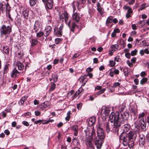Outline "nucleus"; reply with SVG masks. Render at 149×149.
<instances>
[{
    "instance_id": "1",
    "label": "nucleus",
    "mask_w": 149,
    "mask_h": 149,
    "mask_svg": "<svg viewBox=\"0 0 149 149\" xmlns=\"http://www.w3.org/2000/svg\"><path fill=\"white\" fill-rule=\"evenodd\" d=\"M118 116L117 113H111L109 115V118L112 124L110 125L108 122L102 123V126L104 130H106L107 133L109 132H118L120 127V123H118Z\"/></svg>"
},
{
    "instance_id": "2",
    "label": "nucleus",
    "mask_w": 149,
    "mask_h": 149,
    "mask_svg": "<svg viewBox=\"0 0 149 149\" xmlns=\"http://www.w3.org/2000/svg\"><path fill=\"white\" fill-rule=\"evenodd\" d=\"M118 116V123H120V127L122 126V128L124 132H128L130 128V126L128 123L127 118L129 116L128 113L127 112L123 113L117 112Z\"/></svg>"
},
{
    "instance_id": "3",
    "label": "nucleus",
    "mask_w": 149,
    "mask_h": 149,
    "mask_svg": "<svg viewBox=\"0 0 149 149\" xmlns=\"http://www.w3.org/2000/svg\"><path fill=\"white\" fill-rule=\"evenodd\" d=\"M104 128L102 123L99 124L97 126V136L95 138V143L97 149L101 148L105 137Z\"/></svg>"
},
{
    "instance_id": "4",
    "label": "nucleus",
    "mask_w": 149,
    "mask_h": 149,
    "mask_svg": "<svg viewBox=\"0 0 149 149\" xmlns=\"http://www.w3.org/2000/svg\"><path fill=\"white\" fill-rule=\"evenodd\" d=\"M137 137L136 133L134 131H130L128 134H121L119 136L120 140H123V145H126L130 140H135Z\"/></svg>"
},
{
    "instance_id": "5",
    "label": "nucleus",
    "mask_w": 149,
    "mask_h": 149,
    "mask_svg": "<svg viewBox=\"0 0 149 149\" xmlns=\"http://www.w3.org/2000/svg\"><path fill=\"white\" fill-rule=\"evenodd\" d=\"M9 25H3L0 29V34L2 36H5L7 37L12 32V26L10 24V21H8Z\"/></svg>"
},
{
    "instance_id": "6",
    "label": "nucleus",
    "mask_w": 149,
    "mask_h": 149,
    "mask_svg": "<svg viewBox=\"0 0 149 149\" xmlns=\"http://www.w3.org/2000/svg\"><path fill=\"white\" fill-rule=\"evenodd\" d=\"M72 8H73V14L72 15V19L74 22L73 23H75L77 24L78 22L80 20V14L77 13H74L75 10L76 8L74 7V5H72Z\"/></svg>"
},
{
    "instance_id": "7",
    "label": "nucleus",
    "mask_w": 149,
    "mask_h": 149,
    "mask_svg": "<svg viewBox=\"0 0 149 149\" xmlns=\"http://www.w3.org/2000/svg\"><path fill=\"white\" fill-rule=\"evenodd\" d=\"M63 27V25L61 24L59 28L55 27L54 29V35L57 37H61L62 35V30Z\"/></svg>"
},
{
    "instance_id": "8",
    "label": "nucleus",
    "mask_w": 149,
    "mask_h": 149,
    "mask_svg": "<svg viewBox=\"0 0 149 149\" xmlns=\"http://www.w3.org/2000/svg\"><path fill=\"white\" fill-rule=\"evenodd\" d=\"M86 135L87 134L89 135V136L91 137L90 138L93 139L94 137L95 139V130L93 128H91L89 129L86 132Z\"/></svg>"
},
{
    "instance_id": "9",
    "label": "nucleus",
    "mask_w": 149,
    "mask_h": 149,
    "mask_svg": "<svg viewBox=\"0 0 149 149\" xmlns=\"http://www.w3.org/2000/svg\"><path fill=\"white\" fill-rule=\"evenodd\" d=\"M110 108L106 107L105 106H103L102 108L101 114L104 116H106L109 115L110 112Z\"/></svg>"
},
{
    "instance_id": "10",
    "label": "nucleus",
    "mask_w": 149,
    "mask_h": 149,
    "mask_svg": "<svg viewBox=\"0 0 149 149\" xmlns=\"http://www.w3.org/2000/svg\"><path fill=\"white\" fill-rule=\"evenodd\" d=\"M43 2H45V7L49 9L52 8L53 6V1L52 0H42Z\"/></svg>"
},
{
    "instance_id": "11",
    "label": "nucleus",
    "mask_w": 149,
    "mask_h": 149,
    "mask_svg": "<svg viewBox=\"0 0 149 149\" xmlns=\"http://www.w3.org/2000/svg\"><path fill=\"white\" fill-rule=\"evenodd\" d=\"M59 17L60 20L62 21H63L64 20L65 22L66 23L69 18L68 15V13L65 12L60 14Z\"/></svg>"
},
{
    "instance_id": "12",
    "label": "nucleus",
    "mask_w": 149,
    "mask_h": 149,
    "mask_svg": "<svg viewBox=\"0 0 149 149\" xmlns=\"http://www.w3.org/2000/svg\"><path fill=\"white\" fill-rule=\"evenodd\" d=\"M123 8L125 10H127V13L126 15V17L127 18H129L131 17V14L132 13V11L131 8L129 6L124 5Z\"/></svg>"
},
{
    "instance_id": "13",
    "label": "nucleus",
    "mask_w": 149,
    "mask_h": 149,
    "mask_svg": "<svg viewBox=\"0 0 149 149\" xmlns=\"http://www.w3.org/2000/svg\"><path fill=\"white\" fill-rule=\"evenodd\" d=\"M95 121L96 118L95 117L93 116L87 119L86 124L88 126H91L95 123Z\"/></svg>"
},
{
    "instance_id": "14",
    "label": "nucleus",
    "mask_w": 149,
    "mask_h": 149,
    "mask_svg": "<svg viewBox=\"0 0 149 149\" xmlns=\"http://www.w3.org/2000/svg\"><path fill=\"white\" fill-rule=\"evenodd\" d=\"M7 10V5L4 2H0V15L2 13H3L5 10V8Z\"/></svg>"
},
{
    "instance_id": "15",
    "label": "nucleus",
    "mask_w": 149,
    "mask_h": 149,
    "mask_svg": "<svg viewBox=\"0 0 149 149\" xmlns=\"http://www.w3.org/2000/svg\"><path fill=\"white\" fill-rule=\"evenodd\" d=\"M139 123L141 129L143 131H146V123L144 122L143 118L140 119Z\"/></svg>"
},
{
    "instance_id": "16",
    "label": "nucleus",
    "mask_w": 149,
    "mask_h": 149,
    "mask_svg": "<svg viewBox=\"0 0 149 149\" xmlns=\"http://www.w3.org/2000/svg\"><path fill=\"white\" fill-rule=\"evenodd\" d=\"M145 137L144 135L142 134L139 135V144L143 146L145 143Z\"/></svg>"
},
{
    "instance_id": "17",
    "label": "nucleus",
    "mask_w": 149,
    "mask_h": 149,
    "mask_svg": "<svg viewBox=\"0 0 149 149\" xmlns=\"http://www.w3.org/2000/svg\"><path fill=\"white\" fill-rule=\"evenodd\" d=\"M97 10L101 15H102L103 14L104 9L102 7V6L100 4L99 2L97 3Z\"/></svg>"
},
{
    "instance_id": "18",
    "label": "nucleus",
    "mask_w": 149,
    "mask_h": 149,
    "mask_svg": "<svg viewBox=\"0 0 149 149\" xmlns=\"http://www.w3.org/2000/svg\"><path fill=\"white\" fill-rule=\"evenodd\" d=\"M20 73L16 68H14L12 71L11 77L12 78H15L19 76Z\"/></svg>"
},
{
    "instance_id": "19",
    "label": "nucleus",
    "mask_w": 149,
    "mask_h": 149,
    "mask_svg": "<svg viewBox=\"0 0 149 149\" xmlns=\"http://www.w3.org/2000/svg\"><path fill=\"white\" fill-rule=\"evenodd\" d=\"M49 105L50 103L49 102L45 101L40 105L39 107L41 110H45V109Z\"/></svg>"
},
{
    "instance_id": "20",
    "label": "nucleus",
    "mask_w": 149,
    "mask_h": 149,
    "mask_svg": "<svg viewBox=\"0 0 149 149\" xmlns=\"http://www.w3.org/2000/svg\"><path fill=\"white\" fill-rule=\"evenodd\" d=\"M52 29V27L51 26H46L45 28V36L46 37L48 36L51 32Z\"/></svg>"
},
{
    "instance_id": "21",
    "label": "nucleus",
    "mask_w": 149,
    "mask_h": 149,
    "mask_svg": "<svg viewBox=\"0 0 149 149\" xmlns=\"http://www.w3.org/2000/svg\"><path fill=\"white\" fill-rule=\"evenodd\" d=\"M113 19V17L111 16H109L107 18L106 21V25L107 26L110 27L112 26L113 24H111L110 26L109 24L112 22Z\"/></svg>"
},
{
    "instance_id": "22",
    "label": "nucleus",
    "mask_w": 149,
    "mask_h": 149,
    "mask_svg": "<svg viewBox=\"0 0 149 149\" xmlns=\"http://www.w3.org/2000/svg\"><path fill=\"white\" fill-rule=\"evenodd\" d=\"M40 23L38 21H36L34 24L33 30L35 32H37L39 28Z\"/></svg>"
},
{
    "instance_id": "23",
    "label": "nucleus",
    "mask_w": 149,
    "mask_h": 149,
    "mask_svg": "<svg viewBox=\"0 0 149 149\" xmlns=\"http://www.w3.org/2000/svg\"><path fill=\"white\" fill-rule=\"evenodd\" d=\"M135 140H130L128 141V143L126 145H124V146H126L127 145H128V147L130 148H132L134 145V141Z\"/></svg>"
},
{
    "instance_id": "24",
    "label": "nucleus",
    "mask_w": 149,
    "mask_h": 149,
    "mask_svg": "<svg viewBox=\"0 0 149 149\" xmlns=\"http://www.w3.org/2000/svg\"><path fill=\"white\" fill-rule=\"evenodd\" d=\"M27 98V96H24L21 98L19 102L18 103L21 106L22 105L24 104V102Z\"/></svg>"
},
{
    "instance_id": "25",
    "label": "nucleus",
    "mask_w": 149,
    "mask_h": 149,
    "mask_svg": "<svg viewBox=\"0 0 149 149\" xmlns=\"http://www.w3.org/2000/svg\"><path fill=\"white\" fill-rule=\"evenodd\" d=\"M16 65L18 67V69L19 70H22L24 68V65L23 63L19 61H17Z\"/></svg>"
},
{
    "instance_id": "26",
    "label": "nucleus",
    "mask_w": 149,
    "mask_h": 149,
    "mask_svg": "<svg viewBox=\"0 0 149 149\" xmlns=\"http://www.w3.org/2000/svg\"><path fill=\"white\" fill-rule=\"evenodd\" d=\"M72 130L74 131V134L75 136H77L78 132V127L77 125H73L72 127Z\"/></svg>"
},
{
    "instance_id": "27",
    "label": "nucleus",
    "mask_w": 149,
    "mask_h": 149,
    "mask_svg": "<svg viewBox=\"0 0 149 149\" xmlns=\"http://www.w3.org/2000/svg\"><path fill=\"white\" fill-rule=\"evenodd\" d=\"M9 64H6L4 65L3 69V74H5L7 73L9 70Z\"/></svg>"
},
{
    "instance_id": "28",
    "label": "nucleus",
    "mask_w": 149,
    "mask_h": 149,
    "mask_svg": "<svg viewBox=\"0 0 149 149\" xmlns=\"http://www.w3.org/2000/svg\"><path fill=\"white\" fill-rule=\"evenodd\" d=\"M30 42L31 46H33L36 45L37 44L38 41L36 39L31 38L30 40Z\"/></svg>"
},
{
    "instance_id": "29",
    "label": "nucleus",
    "mask_w": 149,
    "mask_h": 149,
    "mask_svg": "<svg viewBox=\"0 0 149 149\" xmlns=\"http://www.w3.org/2000/svg\"><path fill=\"white\" fill-rule=\"evenodd\" d=\"M145 53L147 54H149V51H148V49L146 48L144 50L142 49L140 51V54L141 56L144 55Z\"/></svg>"
},
{
    "instance_id": "30",
    "label": "nucleus",
    "mask_w": 149,
    "mask_h": 149,
    "mask_svg": "<svg viewBox=\"0 0 149 149\" xmlns=\"http://www.w3.org/2000/svg\"><path fill=\"white\" fill-rule=\"evenodd\" d=\"M3 49L4 52L6 54H8L9 52V48L8 46H3Z\"/></svg>"
},
{
    "instance_id": "31",
    "label": "nucleus",
    "mask_w": 149,
    "mask_h": 149,
    "mask_svg": "<svg viewBox=\"0 0 149 149\" xmlns=\"http://www.w3.org/2000/svg\"><path fill=\"white\" fill-rule=\"evenodd\" d=\"M72 141L74 145L76 146H78L79 145V143L78 139L76 137L73 138Z\"/></svg>"
},
{
    "instance_id": "32",
    "label": "nucleus",
    "mask_w": 149,
    "mask_h": 149,
    "mask_svg": "<svg viewBox=\"0 0 149 149\" xmlns=\"http://www.w3.org/2000/svg\"><path fill=\"white\" fill-rule=\"evenodd\" d=\"M50 84V88L49 90V92H51L54 90L55 89L56 86V84L52 82Z\"/></svg>"
},
{
    "instance_id": "33",
    "label": "nucleus",
    "mask_w": 149,
    "mask_h": 149,
    "mask_svg": "<svg viewBox=\"0 0 149 149\" xmlns=\"http://www.w3.org/2000/svg\"><path fill=\"white\" fill-rule=\"evenodd\" d=\"M22 15L23 16L24 18L26 19H27L28 17V13L27 11L24 10L22 12Z\"/></svg>"
},
{
    "instance_id": "34",
    "label": "nucleus",
    "mask_w": 149,
    "mask_h": 149,
    "mask_svg": "<svg viewBox=\"0 0 149 149\" xmlns=\"http://www.w3.org/2000/svg\"><path fill=\"white\" fill-rule=\"evenodd\" d=\"M125 104H123L120 106L119 111L120 112H124V110H125Z\"/></svg>"
},
{
    "instance_id": "35",
    "label": "nucleus",
    "mask_w": 149,
    "mask_h": 149,
    "mask_svg": "<svg viewBox=\"0 0 149 149\" xmlns=\"http://www.w3.org/2000/svg\"><path fill=\"white\" fill-rule=\"evenodd\" d=\"M105 90V88H103L100 90L99 91L97 92L96 94H95V97H97V96L103 93L104 92Z\"/></svg>"
},
{
    "instance_id": "36",
    "label": "nucleus",
    "mask_w": 149,
    "mask_h": 149,
    "mask_svg": "<svg viewBox=\"0 0 149 149\" xmlns=\"http://www.w3.org/2000/svg\"><path fill=\"white\" fill-rule=\"evenodd\" d=\"M37 0H29V3L31 6H34L37 2Z\"/></svg>"
},
{
    "instance_id": "37",
    "label": "nucleus",
    "mask_w": 149,
    "mask_h": 149,
    "mask_svg": "<svg viewBox=\"0 0 149 149\" xmlns=\"http://www.w3.org/2000/svg\"><path fill=\"white\" fill-rule=\"evenodd\" d=\"M44 35L45 36V34H44L43 32L40 31L37 33L36 36L38 38H40L43 36Z\"/></svg>"
},
{
    "instance_id": "38",
    "label": "nucleus",
    "mask_w": 149,
    "mask_h": 149,
    "mask_svg": "<svg viewBox=\"0 0 149 149\" xmlns=\"http://www.w3.org/2000/svg\"><path fill=\"white\" fill-rule=\"evenodd\" d=\"M86 144L87 146L90 147H92L93 146L91 141L89 140L88 141H87L86 142Z\"/></svg>"
},
{
    "instance_id": "39",
    "label": "nucleus",
    "mask_w": 149,
    "mask_h": 149,
    "mask_svg": "<svg viewBox=\"0 0 149 149\" xmlns=\"http://www.w3.org/2000/svg\"><path fill=\"white\" fill-rule=\"evenodd\" d=\"M118 45H112L111 46V48L113 50L116 51L118 49Z\"/></svg>"
},
{
    "instance_id": "40",
    "label": "nucleus",
    "mask_w": 149,
    "mask_h": 149,
    "mask_svg": "<svg viewBox=\"0 0 149 149\" xmlns=\"http://www.w3.org/2000/svg\"><path fill=\"white\" fill-rule=\"evenodd\" d=\"M53 81L56 82L58 79V75L56 74H55L52 76V78Z\"/></svg>"
},
{
    "instance_id": "41",
    "label": "nucleus",
    "mask_w": 149,
    "mask_h": 149,
    "mask_svg": "<svg viewBox=\"0 0 149 149\" xmlns=\"http://www.w3.org/2000/svg\"><path fill=\"white\" fill-rule=\"evenodd\" d=\"M148 80V79L147 78L144 77L140 81V83L142 85H143Z\"/></svg>"
},
{
    "instance_id": "42",
    "label": "nucleus",
    "mask_w": 149,
    "mask_h": 149,
    "mask_svg": "<svg viewBox=\"0 0 149 149\" xmlns=\"http://www.w3.org/2000/svg\"><path fill=\"white\" fill-rule=\"evenodd\" d=\"M71 113L70 111H69L67 113V116L65 118V120L67 121H68L69 120L70 118V115H71Z\"/></svg>"
},
{
    "instance_id": "43",
    "label": "nucleus",
    "mask_w": 149,
    "mask_h": 149,
    "mask_svg": "<svg viewBox=\"0 0 149 149\" xmlns=\"http://www.w3.org/2000/svg\"><path fill=\"white\" fill-rule=\"evenodd\" d=\"M120 84L118 82H115L113 84L112 86L113 88H116L120 86Z\"/></svg>"
},
{
    "instance_id": "44",
    "label": "nucleus",
    "mask_w": 149,
    "mask_h": 149,
    "mask_svg": "<svg viewBox=\"0 0 149 149\" xmlns=\"http://www.w3.org/2000/svg\"><path fill=\"white\" fill-rule=\"evenodd\" d=\"M137 51V50L136 49H135L134 50L132 51L131 53V55L132 56L135 55H136Z\"/></svg>"
},
{
    "instance_id": "45",
    "label": "nucleus",
    "mask_w": 149,
    "mask_h": 149,
    "mask_svg": "<svg viewBox=\"0 0 149 149\" xmlns=\"http://www.w3.org/2000/svg\"><path fill=\"white\" fill-rule=\"evenodd\" d=\"M76 26V24L75 23H72V26L71 29V30L72 31H74V28Z\"/></svg>"
},
{
    "instance_id": "46",
    "label": "nucleus",
    "mask_w": 149,
    "mask_h": 149,
    "mask_svg": "<svg viewBox=\"0 0 149 149\" xmlns=\"http://www.w3.org/2000/svg\"><path fill=\"white\" fill-rule=\"evenodd\" d=\"M44 121V120H39L35 121H34V124H37L39 123H43V121Z\"/></svg>"
},
{
    "instance_id": "47",
    "label": "nucleus",
    "mask_w": 149,
    "mask_h": 149,
    "mask_svg": "<svg viewBox=\"0 0 149 149\" xmlns=\"http://www.w3.org/2000/svg\"><path fill=\"white\" fill-rule=\"evenodd\" d=\"M130 5H132L135 2V0H126Z\"/></svg>"
},
{
    "instance_id": "48",
    "label": "nucleus",
    "mask_w": 149,
    "mask_h": 149,
    "mask_svg": "<svg viewBox=\"0 0 149 149\" xmlns=\"http://www.w3.org/2000/svg\"><path fill=\"white\" fill-rule=\"evenodd\" d=\"M109 63L110 65V66L111 67H113L115 65V62L114 61L112 60L110 61H109Z\"/></svg>"
},
{
    "instance_id": "49",
    "label": "nucleus",
    "mask_w": 149,
    "mask_h": 149,
    "mask_svg": "<svg viewBox=\"0 0 149 149\" xmlns=\"http://www.w3.org/2000/svg\"><path fill=\"white\" fill-rule=\"evenodd\" d=\"M82 106V104L81 103H79L77 105V108L79 110H80L81 109V107Z\"/></svg>"
},
{
    "instance_id": "50",
    "label": "nucleus",
    "mask_w": 149,
    "mask_h": 149,
    "mask_svg": "<svg viewBox=\"0 0 149 149\" xmlns=\"http://www.w3.org/2000/svg\"><path fill=\"white\" fill-rule=\"evenodd\" d=\"M74 4L73 3L72 5L73 4L74 6V7H75V6L76 5L78 9L79 8V5L80 4L79 3L78 1H77L74 3Z\"/></svg>"
},
{
    "instance_id": "51",
    "label": "nucleus",
    "mask_w": 149,
    "mask_h": 149,
    "mask_svg": "<svg viewBox=\"0 0 149 149\" xmlns=\"http://www.w3.org/2000/svg\"><path fill=\"white\" fill-rule=\"evenodd\" d=\"M145 115V113L144 112H142L141 113H140V114H139V115L138 118H143V117Z\"/></svg>"
},
{
    "instance_id": "52",
    "label": "nucleus",
    "mask_w": 149,
    "mask_h": 149,
    "mask_svg": "<svg viewBox=\"0 0 149 149\" xmlns=\"http://www.w3.org/2000/svg\"><path fill=\"white\" fill-rule=\"evenodd\" d=\"M114 59L115 61H117L118 62H120L121 60V59L120 58L119 56H116L115 58Z\"/></svg>"
},
{
    "instance_id": "53",
    "label": "nucleus",
    "mask_w": 149,
    "mask_h": 149,
    "mask_svg": "<svg viewBox=\"0 0 149 149\" xmlns=\"http://www.w3.org/2000/svg\"><path fill=\"white\" fill-rule=\"evenodd\" d=\"M61 41V39L59 38H57L55 39V43L56 44H58Z\"/></svg>"
},
{
    "instance_id": "54",
    "label": "nucleus",
    "mask_w": 149,
    "mask_h": 149,
    "mask_svg": "<svg viewBox=\"0 0 149 149\" xmlns=\"http://www.w3.org/2000/svg\"><path fill=\"white\" fill-rule=\"evenodd\" d=\"M22 124L26 126H29V124L28 122L26 121H24L22 122Z\"/></svg>"
},
{
    "instance_id": "55",
    "label": "nucleus",
    "mask_w": 149,
    "mask_h": 149,
    "mask_svg": "<svg viewBox=\"0 0 149 149\" xmlns=\"http://www.w3.org/2000/svg\"><path fill=\"white\" fill-rule=\"evenodd\" d=\"M35 115L36 116H39L41 114V112L39 111H35Z\"/></svg>"
},
{
    "instance_id": "56",
    "label": "nucleus",
    "mask_w": 149,
    "mask_h": 149,
    "mask_svg": "<svg viewBox=\"0 0 149 149\" xmlns=\"http://www.w3.org/2000/svg\"><path fill=\"white\" fill-rule=\"evenodd\" d=\"M31 115V113L30 112H27L23 114L24 116L26 117L30 116Z\"/></svg>"
},
{
    "instance_id": "57",
    "label": "nucleus",
    "mask_w": 149,
    "mask_h": 149,
    "mask_svg": "<svg viewBox=\"0 0 149 149\" xmlns=\"http://www.w3.org/2000/svg\"><path fill=\"white\" fill-rule=\"evenodd\" d=\"M136 58L135 57H133L131 59L132 63H135L136 60Z\"/></svg>"
},
{
    "instance_id": "58",
    "label": "nucleus",
    "mask_w": 149,
    "mask_h": 149,
    "mask_svg": "<svg viewBox=\"0 0 149 149\" xmlns=\"http://www.w3.org/2000/svg\"><path fill=\"white\" fill-rule=\"evenodd\" d=\"M125 56L128 58L129 59L130 58V53H126L125 54Z\"/></svg>"
},
{
    "instance_id": "59",
    "label": "nucleus",
    "mask_w": 149,
    "mask_h": 149,
    "mask_svg": "<svg viewBox=\"0 0 149 149\" xmlns=\"http://www.w3.org/2000/svg\"><path fill=\"white\" fill-rule=\"evenodd\" d=\"M127 63L130 67H132L133 65V63H130V61L128 60L127 61Z\"/></svg>"
},
{
    "instance_id": "60",
    "label": "nucleus",
    "mask_w": 149,
    "mask_h": 149,
    "mask_svg": "<svg viewBox=\"0 0 149 149\" xmlns=\"http://www.w3.org/2000/svg\"><path fill=\"white\" fill-rule=\"evenodd\" d=\"M145 137L146 140L148 142L149 141V134L148 133H147Z\"/></svg>"
},
{
    "instance_id": "61",
    "label": "nucleus",
    "mask_w": 149,
    "mask_h": 149,
    "mask_svg": "<svg viewBox=\"0 0 149 149\" xmlns=\"http://www.w3.org/2000/svg\"><path fill=\"white\" fill-rule=\"evenodd\" d=\"M54 121V120L52 119V120H47V121H46L45 123L43 122L42 124H47L49 123V122H52Z\"/></svg>"
},
{
    "instance_id": "62",
    "label": "nucleus",
    "mask_w": 149,
    "mask_h": 149,
    "mask_svg": "<svg viewBox=\"0 0 149 149\" xmlns=\"http://www.w3.org/2000/svg\"><path fill=\"white\" fill-rule=\"evenodd\" d=\"M1 116H3V118L5 117L6 116V113L4 111H3L1 113Z\"/></svg>"
},
{
    "instance_id": "63",
    "label": "nucleus",
    "mask_w": 149,
    "mask_h": 149,
    "mask_svg": "<svg viewBox=\"0 0 149 149\" xmlns=\"http://www.w3.org/2000/svg\"><path fill=\"white\" fill-rule=\"evenodd\" d=\"M113 32H114L116 33H118L120 32V30L116 28V29H114L113 30Z\"/></svg>"
},
{
    "instance_id": "64",
    "label": "nucleus",
    "mask_w": 149,
    "mask_h": 149,
    "mask_svg": "<svg viewBox=\"0 0 149 149\" xmlns=\"http://www.w3.org/2000/svg\"><path fill=\"white\" fill-rule=\"evenodd\" d=\"M85 79V77H81L79 78V80H80L81 82H83Z\"/></svg>"
}]
</instances>
